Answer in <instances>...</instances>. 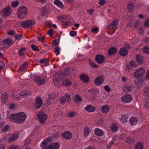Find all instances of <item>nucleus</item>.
Listing matches in <instances>:
<instances>
[{
    "label": "nucleus",
    "mask_w": 149,
    "mask_h": 149,
    "mask_svg": "<svg viewBox=\"0 0 149 149\" xmlns=\"http://www.w3.org/2000/svg\"><path fill=\"white\" fill-rule=\"evenodd\" d=\"M26 118V114L22 112L12 114L8 118L9 121L19 124L23 123Z\"/></svg>",
    "instance_id": "obj_1"
},
{
    "label": "nucleus",
    "mask_w": 149,
    "mask_h": 149,
    "mask_svg": "<svg viewBox=\"0 0 149 149\" xmlns=\"http://www.w3.org/2000/svg\"><path fill=\"white\" fill-rule=\"evenodd\" d=\"M50 140V138H47L41 143L40 147L42 149H58L59 148L60 145L58 143H51L47 147V143L51 142Z\"/></svg>",
    "instance_id": "obj_2"
},
{
    "label": "nucleus",
    "mask_w": 149,
    "mask_h": 149,
    "mask_svg": "<svg viewBox=\"0 0 149 149\" xmlns=\"http://www.w3.org/2000/svg\"><path fill=\"white\" fill-rule=\"evenodd\" d=\"M17 15L18 17L20 19L26 18L28 15L27 8L24 6L20 7L18 9Z\"/></svg>",
    "instance_id": "obj_3"
},
{
    "label": "nucleus",
    "mask_w": 149,
    "mask_h": 149,
    "mask_svg": "<svg viewBox=\"0 0 149 149\" xmlns=\"http://www.w3.org/2000/svg\"><path fill=\"white\" fill-rule=\"evenodd\" d=\"M36 117L40 123H43L47 119V116L43 112L41 111L37 114Z\"/></svg>",
    "instance_id": "obj_4"
},
{
    "label": "nucleus",
    "mask_w": 149,
    "mask_h": 149,
    "mask_svg": "<svg viewBox=\"0 0 149 149\" xmlns=\"http://www.w3.org/2000/svg\"><path fill=\"white\" fill-rule=\"evenodd\" d=\"M33 80L38 86H41L44 84L46 83L45 78L40 76L35 77Z\"/></svg>",
    "instance_id": "obj_5"
},
{
    "label": "nucleus",
    "mask_w": 149,
    "mask_h": 149,
    "mask_svg": "<svg viewBox=\"0 0 149 149\" xmlns=\"http://www.w3.org/2000/svg\"><path fill=\"white\" fill-rule=\"evenodd\" d=\"M35 23L36 22L34 20H28L22 22L21 25L23 27L26 28L34 25Z\"/></svg>",
    "instance_id": "obj_6"
},
{
    "label": "nucleus",
    "mask_w": 149,
    "mask_h": 149,
    "mask_svg": "<svg viewBox=\"0 0 149 149\" xmlns=\"http://www.w3.org/2000/svg\"><path fill=\"white\" fill-rule=\"evenodd\" d=\"M71 100V97L70 95L68 93L65 94L64 97H62L60 99L61 103L63 104L65 102L70 103Z\"/></svg>",
    "instance_id": "obj_7"
},
{
    "label": "nucleus",
    "mask_w": 149,
    "mask_h": 149,
    "mask_svg": "<svg viewBox=\"0 0 149 149\" xmlns=\"http://www.w3.org/2000/svg\"><path fill=\"white\" fill-rule=\"evenodd\" d=\"M145 73L144 69L143 67H141L135 71L134 75L136 78H139L143 76Z\"/></svg>",
    "instance_id": "obj_8"
},
{
    "label": "nucleus",
    "mask_w": 149,
    "mask_h": 149,
    "mask_svg": "<svg viewBox=\"0 0 149 149\" xmlns=\"http://www.w3.org/2000/svg\"><path fill=\"white\" fill-rule=\"evenodd\" d=\"M11 13L10 7L8 6L1 11V15L2 17H5L9 15Z\"/></svg>",
    "instance_id": "obj_9"
},
{
    "label": "nucleus",
    "mask_w": 149,
    "mask_h": 149,
    "mask_svg": "<svg viewBox=\"0 0 149 149\" xmlns=\"http://www.w3.org/2000/svg\"><path fill=\"white\" fill-rule=\"evenodd\" d=\"M91 95V98L92 100H94L96 97V95L98 93L99 90L97 88H93L89 90Z\"/></svg>",
    "instance_id": "obj_10"
},
{
    "label": "nucleus",
    "mask_w": 149,
    "mask_h": 149,
    "mask_svg": "<svg viewBox=\"0 0 149 149\" xmlns=\"http://www.w3.org/2000/svg\"><path fill=\"white\" fill-rule=\"evenodd\" d=\"M118 19H115L108 26L111 29L115 30L114 32L118 29Z\"/></svg>",
    "instance_id": "obj_11"
},
{
    "label": "nucleus",
    "mask_w": 149,
    "mask_h": 149,
    "mask_svg": "<svg viewBox=\"0 0 149 149\" xmlns=\"http://www.w3.org/2000/svg\"><path fill=\"white\" fill-rule=\"evenodd\" d=\"M122 100L125 103H130L132 100V97L129 94H125L121 97Z\"/></svg>",
    "instance_id": "obj_12"
},
{
    "label": "nucleus",
    "mask_w": 149,
    "mask_h": 149,
    "mask_svg": "<svg viewBox=\"0 0 149 149\" xmlns=\"http://www.w3.org/2000/svg\"><path fill=\"white\" fill-rule=\"evenodd\" d=\"M95 60L96 62L99 64L102 63L105 61V57L102 55L98 54L95 57Z\"/></svg>",
    "instance_id": "obj_13"
},
{
    "label": "nucleus",
    "mask_w": 149,
    "mask_h": 149,
    "mask_svg": "<svg viewBox=\"0 0 149 149\" xmlns=\"http://www.w3.org/2000/svg\"><path fill=\"white\" fill-rule=\"evenodd\" d=\"M42 103V100L40 97H37L36 100L35 106L36 108L38 109L40 108Z\"/></svg>",
    "instance_id": "obj_14"
},
{
    "label": "nucleus",
    "mask_w": 149,
    "mask_h": 149,
    "mask_svg": "<svg viewBox=\"0 0 149 149\" xmlns=\"http://www.w3.org/2000/svg\"><path fill=\"white\" fill-rule=\"evenodd\" d=\"M103 82V78L102 76H99L95 78V83L97 85L99 86Z\"/></svg>",
    "instance_id": "obj_15"
},
{
    "label": "nucleus",
    "mask_w": 149,
    "mask_h": 149,
    "mask_svg": "<svg viewBox=\"0 0 149 149\" xmlns=\"http://www.w3.org/2000/svg\"><path fill=\"white\" fill-rule=\"evenodd\" d=\"M62 135L63 137L67 140L70 139L72 137V133L68 131H67L64 133H62Z\"/></svg>",
    "instance_id": "obj_16"
},
{
    "label": "nucleus",
    "mask_w": 149,
    "mask_h": 149,
    "mask_svg": "<svg viewBox=\"0 0 149 149\" xmlns=\"http://www.w3.org/2000/svg\"><path fill=\"white\" fill-rule=\"evenodd\" d=\"M94 132L95 134L99 136H102L104 134V131L99 128H96L94 130Z\"/></svg>",
    "instance_id": "obj_17"
},
{
    "label": "nucleus",
    "mask_w": 149,
    "mask_h": 149,
    "mask_svg": "<svg viewBox=\"0 0 149 149\" xmlns=\"http://www.w3.org/2000/svg\"><path fill=\"white\" fill-rule=\"evenodd\" d=\"M119 52L120 55L125 56L127 54L128 50L126 48L123 47L120 49Z\"/></svg>",
    "instance_id": "obj_18"
},
{
    "label": "nucleus",
    "mask_w": 149,
    "mask_h": 149,
    "mask_svg": "<svg viewBox=\"0 0 149 149\" xmlns=\"http://www.w3.org/2000/svg\"><path fill=\"white\" fill-rule=\"evenodd\" d=\"M62 21L63 23L67 25H70L71 24V22L70 21V18L68 16H63Z\"/></svg>",
    "instance_id": "obj_19"
},
{
    "label": "nucleus",
    "mask_w": 149,
    "mask_h": 149,
    "mask_svg": "<svg viewBox=\"0 0 149 149\" xmlns=\"http://www.w3.org/2000/svg\"><path fill=\"white\" fill-rule=\"evenodd\" d=\"M84 109L88 112H92L95 110V107L91 105H89L86 107Z\"/></svg>",
    "instance_id": "obj_20"
},
{
    "label": "nucleus",
    "mask_w": 149,
    "mask_h": 149,
    "mask_svg": "<svg viewBox=\"0 0 149 149\" xmlns=\"http://www.w3.org/2000/svg\"><path fill=\"white\" fill-rule=\"evenodd\" d=\"M30 94V92L29 90H25L22 91L19 94V95L22 97H25L29 96Z\"/></svg>",
    "instance_id": "obj_21"
},
{
    "label": "nucleus",
    "mask_w": 149,
    "mask_h": 149,
    "mask_svg": "<svg viewBox=\"0 0 149 149\" xmlns=\"http://www.w3.org/2000/svg\"><path fill=\"white\" fill-rule=\"evenodd\" d=\"M134 7V3L132 2H129L127 6V8L128 11L131 12L133 9Z\"/></svg>",
    "instance_id": "obj_22"
},
{
    "label": "nucleus",
    "mask_w": 149,
    "mask_h": 149,
    "mask_svg": "<svg viewBox=\"0 0 149 149\" xmlns=\"http://www.w3.org/2000/svg\"><path fill=\"white\" fill-rule=\"evenodd\" d=\"M7 93H6L2 94L1 96V100L2 102L5 103L7 101L8 99Z\"/></svg>",
    "instance_id": "obj_23"
},
{
    "label": "nucleus",
    "mask_w": 149,
    "mask_h": 149,
    "mask_svg": "<svg viewBox=\"0 0 149 149\" xmlns=\"http://www.w3.org/2000/svg\"><path fill=\"white\" fill-rule=\"evenodd\" d=\"M80 79L84 83H86L89 81L88 76L85 74H82L80 76Z\"/></svg>",
    "instance_id": "obj_24"
},
{
    "label": "nucleus",
    "mask_w": 149,
    "mask_h": 149,
    "mask_svg": "<svg viewBox=\"0 0 149 149\" xmlns=\"http://www.w3.org/2000/svg\"><path fill=\"white\" fill-rule=\"evenodd\" d=\"M101 111L103 113H108L109 111V108L107 105H103L101 108Z\"/></svg>",
    "instance_id": "obj_25"
},
{
    "label": "nucleus",
    "mask_w": 149,
    "mask_h": 149,
    "mask_svg": "<svg viewBox=\"0 0 149 149\" xmlns=\"http://www.w3.org/2000/svg\"><path fill=\"white\" fill-rule=\"evenodd\" d=\"M136 60L139 64H142L143 61V56L140 54L137 55L136 56Z\"/></svg>",
    "instance_id": "obj_26"
},
{
    "label": "nucleus",
    "mask_w": 149,
    "mask_h": 149,
    "mask_svg": "<svg viewBox=\"0 0 149 149\" xmlns=\"http://www.w3.org/2000/svg\"><path fill=\"white\" fill-rule=\"evenodd\" d=\"M61 72H58L56 73L54 75V81L55 82V81L57 82V80H59V78L61 76Z\"/></svg>",
    "instance_id": "obj_27"
},
{
    "label": "nucleus",
    "mask_w": 149,
    "mask_h": 149,
    "mask_svg": "<svg viewBox=\"0 0 149 149\" xmlns=\"http://www.w3.org/2000/svg\"><path fill=\"white\" fill-rule=\"evenodd\" d=\"M81 99L80 96L77 94L74 97V102L76 104L79 103L81 101Z\"/></svg>",
    "instance_id": "obj_28"
},
{
    "label": "nucleus",
    "mask_w": 149,
    "mask_h": 149,
    "mask_svg": "<svg viewBox=\"0 0 149 149\" xmlns=\"http://www.w3.org/2000/svg\"><path fill=\"white\" fill-rule=\"evenodd\" d=\"M3 42L4 44L8 45L10 46H11L13 43L12 40L9 38L3 40Z\"/></svg>",
    "instance_id": "obj_29"
},
{
    "label": "nucleus",
    "mask_w": 149,
    "mask_h": 149,
    "mask_svg": "<svg viewBox=\"0 0 149 149\" xmlns=\"http://www.w3.org/2000/svg\"><path fill=\"white\" fill-rule=\"evenodd\" d=\"M28 66L27 63L25 62L20 68L19 70V72H22L24 70H26Z\"/></svg>",
    "instance_id": "obj_30"
},
{
    "label": "nucleus",
    "mask_w": 149,
    "mask_h": 149,
    "mask_svg": "<svg viewBox=\"0 0 149 149\" xmlns=\"http://www.w3.org/2000/svg\"><path fill=\"white\" fill-rule=\"evenodd\" d=\"M90 133L89 128L87 127H85L84 129V136L86 137L88 136Z\"/></svg>",
    "instance_id": "obj_31"
},
{
    "label": "nucleus",
    "mask_w": 149,
    "mask_h": 149,
    "mask_svg": "<svg viewBox=\"0 0 149 149\" xmlns=\"http://www.w3.org/2000/svg\"><path fill=\"white\" fill-rule=\"evenodd\" d=\"M62 84L65 86H69L71 85V82L69 80L65 79L62 82Z\"/></svg>",
    "instance_id": "obj_32"
},
{
    "label": "nucleus",
    "mask_w": 149,
    "mask_h": 149,
    "mask_svg": "<svg viewBox=\"0 0 149 149\" xmlns=\"http://www.w3.org/2000/svg\"><path fill=\"white\" fill-rule=\"evenodd\" d=\"M130 122L131 125H136L138 121L137 119L134 117H132L130 119Z\"/></svg>",
    "instance_id": "obj_33"
},
{
    "label": "nucleus",
    "mask_w": 149,
    "mask_h": 149,
    "mask_svg": "<svg viewBox=\"0 0 149 149\" xmlns=\"http://www.w3.org/2000/svg\"><path fill=\"white\" fill-rule=\"evenodd\" d=\"M18 137V135L17 134H15L13 135L10 138L8 139L9 142L11 143L14 141L16 140Z\"/></svg>",
    "instance_id": "obj_34"
},
{
    "label": "nucleus",
    "mask_w": 149,
    "mask_h": 149,
    "mask_svg": "<svg viewBox=\"0 0 149 149\" xmlns=\"http://www.w3.org/2000/svg\"><path fill=\"white\" fill-rule=\"evenodd\" d=\"M60 136V134L58 133H55L54 135L52 136V137H49L47 138L50 139V141H53L54 139H57Z\"/></svg>",
    "instance_id": "obj_35"
},
{
    "label": "nucleus",
    "mask_w": 149,
    "mask_h": 149,
    "mask_svg": "<svg viewBox=\"0 0 149 149\" xmlns=\"http://www.w3.org/2000/svg\"><path fill=\"white\" fill-rule=\"evenodd\" d=\"M54 3L57 6L61 8H62L63 6V3L60 1L58 0H55Z\"/></svg>",
    "instance_id": "obj_36"
},
{
    "label": "nucleus",
    "mask_w": 149,
    "mask_h": 149,
    "mask_svg": "<svg viewBox=\"0 0 149 149\" xmlns=\"http://www.w3.org/2000/svg\"><path fill=\"white\" fill-rule=\"evenodd\" d=\"M132 89V86H125L123 88V91L126 93L130 92Z\"/></svg>",
    "instance_id": "obj_37"
},
{
    "label": "nucleus",
    "mask_w": 149,
    "mask_h": 149,
    "mask_svg": "<svg viewBox=\"0 0 149 149\" xmlns=\"http://www.w3.org/2000/svg\"><path fill=\"white\" fill-rule=\"evenodd\" d=\"M143 94L147 98H149V87L144 88Z\"/></svg>",
    "instance_id": "obj_38"
},
{
    "label": "nucleus",
    "mask_w": 149,
    "mask_h": 149,
    "mask_svg": "<svg viewBox=\"0 0 149 149\" xmlns=\"http://www.w3.org/2000/svg\"><path fill=\"white\" fill-rule=\"evenodd\" d=\"M117 52V50L115 48L111 47L109 50V53L110 55H112L116 53Z\"/></svg>",
    "instance_id": "obj_39"
},
{
    "label": "nucleus",
    "mask_w": 149,
    "mask_h": 149,
    "mask_svg": "<svg viewBox=\"0 0 149 149\" xmlns=\"http://www.w3.org/2000/svg\"><path fill=\"white\" fill-rule=\"evenodd\" d=\"M128 116L127 115H123L122 116L121 121L124 123H125L127 122L128 118Z\"/></svg>",
    "instance_id": "obj_40"
},
{
    "label": "nucleus",
    "mask_w": 149,
    "mask_h": 149,
    "mask_svg": "<svg viewBox=\"0 0 149 149\" xmlns=\"http://www.w3.org/2000/svg\"><path fill=\"white\" fill-rule=\"evenodd\" d=\"M68 71L70 73V75H72L76 72L77 71L76 70H75L74 68H70L66 69V71Z\"/></svg>",
    "instance_id": "obj_41"
},
{
    "label": "nucleus",
    "mask_w": 149,
    "mask_h": 149,
    "mask_svg": "<svg viewBox=\"0 0 149 149\" xmlns=\"http://www.w3.org/2000/svg\"><path fill=\"white\" fill-rule=\"evenodd\" d=\"M143 104L146 108L149 107V98L146 97L145 99Z\"/></svg>",
    "instance_id": "obj_42"
},
{
    "label": "nucleus",
    "mask_w": 149,
    "mask_h": 149,
    "mask_svg": "<svg viewBox=\"0 0 149 149\" xmlns=\"http://www.w3.org/2000/svg\"><path fill=\"white\" fill-rule=\"evenodd\" d=\"M143 146L141 142H139L137 143L135 147V149H143Z\"/></svg>",
    "instance_id": "obj_43"
},
{
    "label": "nucleus",
    "mask_w": 149,
    "mask_h": 149,
    "mask_svg": "<svg viewBox=\"0 0 149 149\" xmlns=\"http://www.w3.org/2000/svg\"><path fill=\"white\" fill-rule=\"evenodd\" d=\"M26 49L25 48H21L19 51V54L20 56H23L24 55V53L26 52Z\"/></svg>",
    "instance_id": "obj_44"
},
{
    "label": "nucleus",
    "mask_w": 149,
    "mask_h": 149,
    "mask_svg": "<svg viewBox=\"0 0 149 149\" xmlns=\"http://www.w3.org/2000/svg\"><path fill=\"white\" fill-rule=\"evenodd\" d=\"M116 140L115 137H113L112 140L107 145V147L108 148H109L111 147V145L113 143L114 141Z\"/></svg>",
    "instance_id": "obj_45"
},
{
    "label": "nucleus",
    "mask_w": 149,
    "mask_h": 149,
    "mask_svg": "<svg viewBox=\"0 0 149 149\" xmlns=\"http://www.w3.org/2000/svg\"><path fill=\"white\" fill-rule=\"evenodd\" d=\"M111 129L113 132H116L118 130V127L115 124H112L111 126Z\"/></svg>",
    "instance_id": "obj_46"
},
{
    "label": "nucleus",
    "mask_w": 149,
    "mask_h": 149,
    "mask_svg": "<svg viewBox=\"0 0 149 149\" xmlns=\"http://www.w3.org/2000/svg\"><path fill=\"white\" fill-rule=\"evenodd\" d=\"M8 149H21V147L17 145H11Z\"/></svg>",
    "instance_id": "obj_47"
},
{
    "label": "nucleus",
    "mask_w": 149,
    "mask_h": 149,
    "mask_svg": "<svg viewBox=\"0 0 149 149\" xmlns=\"http://www.w3.org/2000/svg\"><path fill=\"white\" fill-rule=\"evenodd\" d=\"M19 2L17 1H16L12 2V5L13 7H16L19 6Z\"/></svg>",
    "instance_id": "obj_48"
},
{
    "label": "nucleus",
    "mask_w": 149,
    "mask_h": 149,
    "mask_svg": "<svg viewBox=\"0 0 149 149\" xmlns=\"http://www.w3.org/2000/svg\"><path fill=\"white\" fill-rule=\"evenodd\" d=\"M143 52L148 54H149V47L146 46L143 49Z\"/></svg>",
    "instance_id": "obj_49"
},
{
    "label": "nucleus",
    "mask_w": 149,
    "mask_h": 149,
    "mask_svg": "<svg viewBox=\"0 0 149 149\" xmlns=\"http://www.w3.org/2000/svg\"><path fill=\"white\" fill-rule=\"evenodd\" d=\"M34 1L36 2L41 4L46 3L47 1V0H34Z\"/></svg>",
    "instance_id": "obj_50"
},
{
    "label": "nucleus",
    "mask_w": 149,
    "mask_h": 149,
    "mask_svg": "<svg viewBox=\"0 0 149 149\" xmlns=\"http://www.w3.org/2000/svg\"><path fill=\"white\" fill-rule=\"evenodd\" d=\"M31 47L32 49L34 51H39V49L38 47L36 45H31Z\"/></svg>",
    "instance_id": "obj_51"
},
{
    "label": "nucleus",
    "mask_w": 149,
    "mask_h": 149,
    "mask_svg": "<svg viewBox=\"0 0 149 149\" xmlns=\"http://www.w3.org/2000/svg\"><path fill=\"white\" fill-rule=\"evenodd\" d=\"M60 49L59 47H56L55 49L54 52L57 55L60 54Z\"/></svg>",
    "instance_id": "obj_52"
},
{
    "label": "nucleus",
    "mask_w": 149,
    "mask_h": 149,
    "mask_svg": "<svg viewBox=\"0 0 149 149\" xmlns=\"http://www.w3.org/2000/svg\"><path fill=\"white\" fill-rule=\"evenodd\" d=\"M76 115V113L75 112H70L68 113V115L69 118H72L74 117Z\"/></svg>",
    "instance_id": "obj_53"
},
{
    "label": "nucleus",
    "mask_w": 149,
    "mask_h": 149,
    "mask_svg": "<svg viewBox=\"0 0 149 149\" xmlns=\"http://www.w3.org/2000/svg\"><path fill=\"white\" fill-rule=\"evenodd\" d=\"M15 38L16 39L20 40L22 39V37L20 34H16L15 36Z\"/></svg>",
    "instance_id": "obj_54"
},
{
    "label": "nucleus",
    "mask_w": 149,
    "mask_h": 149,
    "mask_svg": "<svg viewBox=\"0 0 149 149\" xmlns=\"http://www.w3.org/2000/svg\"><path fill=\"white\" fill-rule=\"evenodd\" d=\"M130 63L132 67L136 66V63L134 61H130Z\"/></svg>",
    "instance_id": "obj_55"
},
{
    "label": "nucleus",
    "mask_w": 149,
    "mask_h": 149,
    "mask_svg": "<svg viewBox=\"0 0 149 149\" xmlns=\"http://www.w3.org/2000/svg\"><path fill=\"white\" fill-rule=\"evenodd\" d=\"M9 128V126L7 125H6L4 128L2 129V132H6Z\"/></svg>",
    "instance_id": "obj_56"
},
{
    "label": "nucleus",
    "mask_w": 149,
    "mask_h": 149,
    "mask_svg": "<svg viewBox=\"0 0 149 149\" xmlns=\"http://www.w3.org/2000/svg\"><path fill=\"white\" fill-rule=\"evenodd\" d=\"M98 3L101 5H103L106 3V1L105 0H100Z\"/></svg>",
    "instance_id": "obj_57"
},
{
    "label": "nucleus",
    "mask_w": 149,
    "mask_h": 149,
    "mask_svg": "<svg viewBox=\"0 0 149 149\" xmlns=\"http://www.w3.org/2000/svg\"><path fill=\"white\" fill-rule=\"evenodd\" d=\"M98 29L97 27H96L92 29V32L93 33H97L98 31Z\"/></svg>",
    "instance_id": "obj_58"
},
{
    "label": "nucleus",
    "mask_w": 149,
    "mask_h": 149,
    "mask_svg": "<svg viewBox=\"0 0 149 149\" xmlns=\"http://www.w3.org/2000/svg\"><path fill=\"white\" fill-rule=\"evenodd\" d=\"M76 32L74 31H72L70 33V35L71 36L73 37L75 36L76 35Z\"/></svg>",
    "instance_id": "obj_59"
},
{
    "label": "nucleus",
    "mask_w": 149,
    "mask_h": 149,
    "mask_svg": "<svg viewBox=\"0 0 149 149\" xmlns=\"http://www.w3.org/2000/svg\"><path fill=\"white\" fill-rule=\"evenodd\" d=\"M144 24L145 26H149V19H146L145 22Z\"/></svg>",
    "instance_id": "obj_60"
},
{
    "label": "nucleus",
    "mask_w": 149,
    "mask_h": 149,
    "mask_svg": "<svg viewBox=\"0 0 149 149\" xmlns=\"http://www.w3.org/2000/svg\"><path fill=\"white\" fill-rule=\"evenodd\" d=\"M15 33L13 31H10L8 32V33L9 35H13Z\"/></svg>",
    "instance_id": "obj_61"
},
{
    "label": "nucleus",
    "mask_w": 149,
    "mask_h": 149,
    "mask_svg": "<svg viewBox=\"0 0 149 149\" xmlns=\"http://www.w3.org/2000/svg\"><path fill=\"white\" fill-rule=\"evenodd\" d=\"M105 90L107 92H109L110 91V89L108 85L104 87Z\"/></svg>",
    "instance_id": "obj_62"
},
{
    "label": "nucleus",
    "mask_w": 149,
    "mask_h": 149,
    "mask_svg": "<svg viewBox=\"0 0 149 149\" xmlns=\"http://www.w3.org/2000/svg\"><path fill=\"white\" fill-rule=\"evenodd\" d=\"M90 64L91 66L93 68H97L98 67V66L96 65L95 64L93 63L90 62Z\"/></svg>",
    "instance_id": "obj_63"
},
{
    "label": "nucleus",
    "mask_w": 149,
    "mask_h": 149,
    "mask_svg": "<svg viewBox=\"0 0 149 149\" xmlns=\"http://www.w3.org/2000/svg\"><path fill=\"white\" fill-rule=\"evenodd\" d=\"M139 22L138 21H136V22L134 24V27L136 29H138L139 28Z\"/></svg>",
    "instance_id": "obj_64"
}]
</instances>
